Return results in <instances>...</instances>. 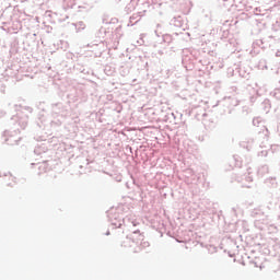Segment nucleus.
Wrapping results in <instances>:
<instances>
[{"label": "nucleus", "mask_w": 280, "mask_h": 280, "mask_svg": "<svg viewBox=\"0 0 280 280\" xmlns=\"http://www.w3.org/2000/svg\"><path fill=\"white\" fill-rule=\"evenodd\" d=\"M9 180H12V183H16L14 179V176H12V175H9Z\"/></svg>", "instance_id": "nucleus-1"}, {"label": "nucleus", "mask_w": 280, "mask_h": 280, "mask_svg": "<svg viewBox=\"0 0 280 280\" xmlns=\"http://www.w3.org/2000/svg\"><path fill=\"white\" fill-rule=\"evenodd\" d=\"M9 187H12V184H9Z\"/></svg>", "instance_id": "nucleus-2"}]
</instances>
